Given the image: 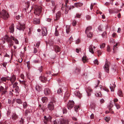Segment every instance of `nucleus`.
I'll return each instance as SVG.
<instances>
[{
    "mask_svg": "<svg viewBox=\"0 0 124 124\" xmlns=\"http://www.w3.org/2000/svg\"><path fill=\"white\" fill-rule=\"evenodd\" d=\"M93 47V45H91L89 46V52L93 54L94 53Z\"/></svg>",
    "mask_w": 124,
    "mask_h": 124,
    "instance_id": "17",
    "label": "nucleus"
},
{
    "mask_svg": "<svg viewBox=\"0 0 124 124\" xmlns=\"http://www.w3.org/2000/svg\"><path fill=\"white\" fill-rule=\"evenodd\" d=\"M7 79L5 77H3L1 78L0 80H1V82L3 81L6 82Z\"/></svg>",
    "mask_w": 124,
    "mask_h": 124,
    "instance_id": "31",
    "label": "nucleus"
},
{
    "mask_svg": "<svg viewBox=\"0 0 124 124\" xmlns=\"http://www.w3.org/2000/svg\"><path fill=\"white\" fill-rule=\"evenodd\" d=\"M86 18L87 20H89L91 19V17L89 15L86 16Z\"/></svg>",
    "mask_w": 124,
    "mask_h": 124,
    "instance_id": "58",
    "label": "nucleus"
},
{
    "mask_svg": "<svg viewBox=\"0 0 124 124\" xmlns=\"http://www.w3.org/2000/svg\"><path fill=\"white\" fill-rule=\"evenodd\" d=\"M40 44V42H38L37 44L36 45V46L37 47H38Z\"/></svg>",
    "mask_w": 124,
    "mask_h": 124,
    "instance_id": "61",
    "label": "nucleus"
},
{
    "mask_svg": "<svg viewBox=\"0 0 124 124\" xmlns=\"http://www.w3.org/2000/svg\"><path fill=\"white\" fill-rule=\"evenodd\" d=\"M94 115L93 114H92L90 116V118L91 119H93L94 117Z\"/></svg>",
    "mask_w": 124,
    "mask_h": 124,
    "instance_id": "63",
    "label": "nucleus"
},
{
    "mask_svg": "<svg viewBox=\"0 0 124 124\" xmlns=\"http://www.w3.org/2000/svg\"><path fill=\"white\" fill-rule=\"evenodd\" d=\"M102 89L103 90H104L107 92H108L109 91L108 89L106 87L103 88H102Z\"/></svg>",
    "mask_w": 124,
    "mask_h": 124,
    "instance_id": "59",
    "label": "nucleus"
},
{
    "mask_svg": "<svg viewBox=\"0 0 124 124\" xmlns=\"http://www.w3.org/2000/svg\"><path fill=\"white\" fill-rule=\"evenodd\" d=\"M34 23L35 24H39L40 23L39 19L34 18L33 20Z\"/></svg>",
    "mask_w": 124,
    "mask_h": 124,
    "instance_id": "16",
    "label": "nucleus"
},
{
    "mask_svg": "<svg viewBox=\"0 0 124 124\" xmlns=\"http://www.w3.org/2000/svg\"><path fill=\"white\" fill-rule=\"evenodd\" d=\"M71 8V6L70 7L69 6H68L66 7L65 10H70Z\"/></svg>",
    "mask_w": 124,
    "mask_h": 124,
    "instance_id": "41",
    "label": "nucleus"
},
{
    "mask_svg": "<svg viewBox=\"0 0 124 124\" xmlns=\"http://www.w3.org/2000/svg\"><path fill=\"white\" fill-rule=\"evenodd\" d=\"M21 84H22L25 85H26V82L25 81H23L21 82Z\"/></svg>",
    "mask_w": 124,
    "mask_h": 124,
    "instance_id": "46",
    "label": "nucleus"
},
{
    "mask_svg": "<svg viewBox=\"0 0 124 124\" xmlns=\"http://www.w3.org/2000/svg\"><path fill=\"white\" fill-rule=\"evenodd\" d=\"M36 89L37 90L39 91H40L41 90V87L40 86L38 85L36 86Z\"/></svg>",
    "mask_w": 124,
    "mask_h": 124,
    "instance_id": "26",
    "label": "nucleus"
},
{
    "mask_svg": "<svg viewBox=\"0 0 124 124\" xmlns=\"http://www.w3.org/2000/svg\"><path fill=\"white\" fill-rule=\"evenodd\" d=\"M54 49L56 53L59 52L61 50L59 46L55 45L54 46Z\"/></svg>",
    "mask_w": 124,
    "mask_h": 124,
    "instance_id": "12",
    "label": "nucleus"
},
{
    "mask_svg": "<svg viewBox=\"0 0 124 124\" xmlns=\"http://www.w3.org/2000/svg\"><path fill=\"white\" fill-rule=\"evenodd\" d=\"M95 96L97 97H100L101 96V93H96L95 94Z\"/></svg>",
    "mask_w": 124,
    "mask_h": 124,
    "instance_id": "35",
    "label": "nucleus"
},
{
    "mask_svg": "<svg viewBox=\"0 0 124 124\" xmlns=\"http://www.w3.org/2000/svg\"><path fill=\"white\" fill-rule=\"evenodd\" d=\"M118 45V43H116V45L114 46L113 47V50L114 51V53H115V51L116 50L117 48V46Z\"/></svg>",
    "mask_w": 124,
    "mask_h": 124,
    "instance_id": "23",
    "label": "nucleus"
},
{
    "mask_svg": "<svg viewBox=\"0 0 124 124\" xmlns=\"http://www.w3.org/2000/svg\"><path fill=\"white\" fill-rule=\"evenodd\" d=\"M44 118L46 121L50 120L52 118L50 116H49V117L47 118V117L45 116H44Z\"/></svg>",
    "mask_w": 124,
    "mask_h": 124,
    "instance_id": "29",
    "label": "nucleus"
},
{
    "mask_svg": "<svg viewBox=\"0 0 124 124\" xmlns=\"http://www.w3.org/2000/svg\"><path fill=\"white\" fill-rule=\"evenodd\" d=\"M119 12V11L118 9H115L114 11V12L115 13H118Z\"/></svg>",
    "mask_w": 124,
    "mask_h": 124,
    "instance_id": "51",
    "label": "nucleus"
},
{
    "mask_svg": "<svg viewBox=\"0 0 124 124\" xmlns=\"http://www.w3.org/2000/svg\"><path fill=\"white\" fill-rule=\"evenodd\" d=\"M20 124H23V119H22H22L20 120Z\"/></svg>",
    "mask_w": 124,
    "mask_h": 124,
    "instance_id": "64",
    "label": "nucleus"
},
{
    "mask_svg": "<svg viewBox=\"0 0 124 124\" xmlns=\"http://www.w3.org/2000/svg\"><path fill=\"white\" fill-rule=\"evenodd\" d=\"M25 28V25L24 24L21 23H19V24L16 26V28L17 29L20 30H22L23 31Z\"/></svg>",
    "mask_w": 124,
    "mask_h": 124,
    "instance_id": "5",
    "label": "nucleus"
},
{
    "mask_svg": "<svg viewBox=\"0 0 124 124\" xmlns=\"http://www.w3.org/2000/svg\"><path fill=\"white\" fill-rule=\"evenodd\" d=\"M42 35L43 36H46L47 34V31L46 28H43L42 29Z\"/></svg>",
    "mask_w": 124,
    "mask_h": 124,
    "instance_id": "10",
    "label": "nucleus"
},
{
    "mask_svg": "<svg viewBox=\"0 0 124 124\" xmlns=\"http://www.w3.org/2000/svg\"><path fill=\"white\" fill-rule=\"evenodd\" d=\"M82 60L84 63L88 62V59L86 58V57L85 56H83L82 58Z\"/></svg>",
    "mask_w": 124,
    "mask_h": 124,
    "instance_id": "20",
    "label": "nucleus"
},
{
    "mask_svg": "<svg viewBox=\"0 0 124 124\" xmlns=\"http://www.w3.org/2000/svg\"><path fill=\"white\" fill-rule=\"evenodd\" d=\"M70 96V93L67 92L66 93L64 97V98L65 101H66V100L68 99Z\"/></svg>",
    "mask_w": 124,
    "mask_h": 124,
    "instance_id": "14",
    "label": "nucleus"
},
{
    "mask_svg": "<svg viewBox=\"0 0 124 124\" xmlns=\"http://www.w3.org/2000/svg\"><path fill=\"white\" fill-rule=\"evenodd\" d=\"M79 108V106H75L74 107V108H75V111H77L78 110V108Z\"/></svg>",
    "mask_w": 124,
    "mask_h": 124,
    "instance_id": "47",
    "label": "nucleus"
},
{
    "mask_svg": "<svg viewBox=\"0 0 124 124\" xmlns=\"http://www.w3.org/2000/svg\"><path fill=\"white\" fill-rule=\"evenodd\" d=\"M41 12V8L40 7L36 6L34 8V12L36 16H39Z\"/></svg>",
    "mask_w": 124,
    "mask_h": 124,
    "instance_id": "2",
    "label": "nucleus"
},
{
    "mask_svg": "<svg viewBox=\"0 0 124 124\" xmlns=\"http://www.w3.org/2000/svg\"><path fill=\"white\" fill-rule=\"evenodd\" d=\"M80 71V69L77 68L75 70V72L76 74H79Z\"/></svg>",
    "mask_w": 124,
    "mask_h": 124,
    "instance_id": "22",
    "label": "nucleus"
},
{
    "mask_svg": "<svg viewBox=\"0 0 124 124\" xmlns=\"http://www.w3.org/2000/svg\"><path fill=\"white\" fill-rule=\"evenodd\" d=\"M106 44L104 43H103L100 46V48H104Z\"/></svg>",
    "mask_w": 124,
    "mask_h": 124,
    "instance_id": "37",
    "label": "nucleus"
},
{
    "mask_svg": "<svg viewBox=\"0 0 124 124\" xmlns=\"http://www.w3.org/2000/svg\"><path fill=\"white\" fill-rule=\"evenodd\" d=\"M110 64V62H108L107 60L106 59V63L104 66V68L105 71L108 73L109 72V67Z\"/></svg>",
    "mask_w": 124,
    "mask_h": 124,
    "instance_id": "4",
    "label": "nucleus"
},
{
    "mask_svg": "<svg viewBox=\"0 0 124 124\" xmlns=\"http://www.w3.org/2000/svg\"><path fill=\"white\" fill-rule=\"evenodd\" d=\"M54 102H51L48 105L47 108L51 111H52L54 108V105L55 103Z\"/></svg>",
    "mask_w": 124,
    "mask_h": 124,
    "instance_id": "6",
    "label": "nucleus"
},
{
    "mask_svg": "<svg viewBox=\"0 0 124 124\" xmlns=\"http://www.w3.org/2000/svg\"><path fill=\"white\" fill-rule=\"evenodd\" d=\"M59 121L60 124H68L69 122L68 120L64 119L62 118L59 119Z\"/></svg>",
    "mask_w": 124,
    "mask_h": 124,
    "instance_id": "8",
    "label": "nucleus"
},
{
    "mask_svg": "<svg viewBox=\"0 0 124 124\" xmlns=\"http://www.w3.org/2000/svg\"><path fill=\"white\" fill-rule=\"evenodd\" d=\"M9 43V47H10L13 45V41L8 43Z\"/></svg>",
    "mask_w": 124,
    "mask_h": 124,
    "instance_id": "52",
    "label": "nucleus"
},
{
    "mask_svg": "<svg viewBox=\"0 0 124 124\" xmlns=\"http://www.w3.org/2000/svg\"><path fill=\"white\" fill-rule=\"evenodd\" d=\"M12 117L13 119L15 120L17 118L18 116L16 114L13 113L12 115Z\"/></svg>",
    "mask_w": 124,
    "mask_h": 124,
    "instance_id": "25",
    "label": "nucleus"
},
{
    "mask_svg": "<svg viewBox=\"0 0 124 124\" xmlns=\"http://www.w3.org/2000/svg\"><path fill=\"white\" fill-rule=\"evenodd\" d=\"M97 52L98 54V56H99V55H100L101 54V52L100 50H98L97 51Z\"/></svg>",
    "mask_w": 124,
    "mask_h": 124,
    "instance_id": "53",
    "label": "nucleus"
},
{
    "mask_svg": "<svg viewBox=\"0 0 124 124\" xmlns=\"http://www.w3.org/2000/svg\"><path fill=\"white\" fill-rule=\"evenodd\" d=\"M76 95L78 96L79 98H80L82 96V94L79 92H77L75 93Z\"/></svg>",
    "mask_w": 124,
    "mask_h": 124,
    "instance_id": "21",
    "label": "nucleus"
},
{
    "mask_svg": "<svg viewBox=\"0 0 124 124\" xmlns=\"http://www.w3.org/2000/svg\"><path fill=\"white\" fill-rule=\"evenodd\" d=\"M16 102L19 104H21L23 102L20 99H17L16 100Z\"/></svg>",
    "mask_w": 124,
    "mask_h": 124,
    "instance_id": "33",
    "label": "nucleus"
},
{
    "mask_svg": "<svg viewBox=\"0 0 124 124\" xmlns=\"http://www.w3.org/2000/svg\"><path fill=\"white\" fill-rule=\"evenodd\" d=\"M15 92L16 93H18L19 91V89L18 86H17L15 89Z\"/></svg>",
    "mask_w": 124,
    "mask_h": 124,
    "instance_id": "28",
    "label": "nucleus"
},
{
    "mask_svg": "<svg viewBox=\"0 0 124 124\" xmlns=\"http://www.w3.org/2000/svg\"><path fill=\"white\" fill-rule=\"evenodd\" d=\"M11 33H13L14 31V27L13 24H12L9 27V31Z\"/></svg>",
    "mask_w": 124,
    "mask_h": 124,
    "instance_id": "15",
    "label": "nucleus"
},
{
    "mask_svg": "<svg viewBox=\"0 0 124 124\" xmlns=\"http://www.w3.org/2000/svg\"><path fill=\"white\" fill-rule=\"evenodd\" d=\"M7 89V88H5V89L3 91H2V94H5L6 92H7L6 90Z\"/></svg>",
    "mask_w": 124,
    "mask_h": 124,
    "instance_id": "50",
    "label": "nucleus"
},
{
    "mask_svg": "<svg viewBox=\"0 0 124 124\" xmlns=\"http://www.w3.org/2000/svg\"><path fill=\"white\" fill-rule=\"evenodd\" d=\"M63 113L66 114L67 112V110L65 108H63Z\"/></svg>",
    "mask_w": 124,
    "mask_h": 124,
    "instance_id": "45",
    "label": "nucleus"
},
{
    "mask_svg": "<svg viewBox=\"0 0 124 124\" xmlns=\"http://www.w3.org/2000/svg\"><path fill=\"white\" fill-rule=\"evenodd\" d=\"M81 15H79L78 13L77 14H76V16L75 17H77V18H80V17Z\"/></svg>",
    "mask_w": 124,
    "mask_h": 124,
    "instance_id": "62",
    "label": "nucleus"
},
{
    "mask_svg": "<svg viewBox=\"0 0 124 124\" xmlns=\"http://www.w3.org/2000/svg\"><path fill=\"white\" fill-rule=\"evenodd\" d=\"M118 94L120 96H123L122 95V91L121 90H119L118 91Z\"/></svg>",
    "mask_w": 124,
    "mask_h": 124,
    "instance_id": "39",
    "label": "nucleus"
},
{
    "mask_svg": "<svg viewBox=\"0 0 124 124\" xmlns=\"http://www.w3.org/2000/svg\"><path fill=\"white\" fill-rule=\"evenodd\" d=\"M107 51L108 52H110V48L109 46H108L107 48Z\"/></svg>",
    "mask_w": 124,
    "mask_h": 124,
    "instance_id": "49",
    "label": "nucleus"
},
{
    "mask_svg": "<svg viewBox=\"0 0 124 124\" xmlns=\"http://www.w3.org/2000/svg\"><path fill=\"white\" fill-rule=\"evenodd\" d=\"M76 23H77V22L76 21H75V20L73 21V23H72L73 25V26H75L76 24Z\"/></svg>",
    "mask_w": 124,
    "mask_h": 124,
    "instance_id": "54",
    "label": "nucleus"
},
{
    "mask_svg": "<svg viewBox=\"0 0 124 124\" xmlns=\"http://www.w3.org/2000/svg\"><path fill=\"white\" fill-rule=\"evenodd\" d=\"M57 93L58 94H59L60 95L62 94V91L61 89H59L57 91Z\"/></svg>",
    "mask_w": 124,
    "mask_h": 124,
    "instance_id": "30",
    "label": "nucleus"
},
{
    "mask_svg": "<svg viewBox=\"0 0 124 124\" xmlns=\"http://www.w3.org/2000/svg\"><path fill=\"white\" fill-rule=\"evenodd\" d=\"M53 123L54 124H60L59 123V120H55L54 121Z\"/></svg>",
    "mask_w": 124,
    "mask_h": 124,
    "instance_id": "36",
    "label": "nucleus"
},
{
    "mask_svg": "<svg viewBox=\"0 0 124 124\" xmlns=\"http://www.w3.org/2000/svg\"><path fill=\"white\" fill-rule=\"evenodd\" d=\"M18 84L17 83L15 82L13 85V88H15L17 86H17V85Z\"/></svg>",
    "mask_w": 124,
    "mask_h": 124,
    "instance_id": "40",
    "label": "nucleus"
},
{
    "mask_svg": "<svg viewBox=\"0 0 124 124\" xmlns=\"http://www.w3.org/2000/svg\"><path fill=\"white\" fill-rule=\"evenodd\" d=\"M83 4L81 3L78 2L75 3V6L77 7H80L83 5Z\"/></svg>",
    "mask_w": 124,
    "mask_h": 124,
    "instance_id": "24",
    "label": "nucleus"
},
{
    "mask_svg": "<svg viewBox=\"0 0 124 124\" xmlns=\"http://www.w3.org/2000/svg\"><path fill=\"white\" fill-rule=\"evenodd\" d=\"M44 92L45 95H48L51 92L50 90L48 88H46L45 89Z\"/></svg>",
    "mask_w": 124,
    "mask_h": 124,
    "instance_id": "11",
    "label": "nucleus"
},
{
    "mask_svg": "<svg viewBox=\"0 0 124 124\" xmlns=\"http://www.w3.org/2000/svg\"><path fill=\"white\" fill-rule=\"evenodd\" d=\"M92 29L91 27H87L85 30V33L87 35V36L89 38H91L93 35L92 33L90 32Z\"/></svg>",
    "mask_w": 124,
    "mask_h": 124,
    "instance_id": "3",
    "label": "nucleus"
},
{
    "mask_svg": "<svg viewBox=\"0 0 124 124\" xmlns=\"http://www.w3.org/2000/svg\"><path fill=\"white\" fill-rule=\"evenodd\" d=\"M47 98L46 97H44L42 98V100L43 103H45L47 101Z\"/></svg>",
    "mask_w": 124,
    "mask_h": 124,
    "instance_id": "27",
    "label": "nucleus"
},
{
    "mask_svg": "<svg viewBox=\"0 0 124 124\" xmlns=\"http://www.w3.org/2000/svg\"><path fill=\"white\" fill-rule=\"evenodd\" d=\"M13 40L15 41V43L17 44H19V42L18 40L15 38L13 37Z\"/></svg>",
    "mask_w": 124,
    "mask_h": 124,
    "instance_id": "32",
    "label": "nucleus"
},
{
    "mask_svg": "<svg viewBox=\"0 0 124 124\" xmlns=\"http://www.w3.org/2000/svg\"><path fill=\"white\" fill-rule=\"evenodd\" d=\"M8 15L6 11L4 10H3L0 12V19L1 17L5 20L7 19L8 17Z\"/></svg>",
    "mask_w": 124,
    "mask_h": 124,
    "instance_id": "1",
    "label": "nucleus"
},
{
    "mask_svg": "<svg viewBox=\"0 0 124 124\" xmlns=\"http://www.w3.org/2000/svg\"><path fill=\"white\" fill-rule=\"evenodd\" d=\"M61 15V13L60 12H58L56 14V20H57L60 17Z\"/></svg>",
    "mask_w": 124,
    "mask_h": 124,
    "instance_id": "19",
    "label": "nucleus"
},
{
    "mask_svg": "<svg viewBox=\"0 0 124 124\" xmlns=\"http://www.w3.org/2000/svg\"><path fill=\"white\" fill-rule=\"evenodd\" d=\"M39 79L40 81L43 83L46 82L47 79L46 77L43 76H40L39 77Z\"/></svg>",
    "mask_w": 124,
    "mask_h": 124,
    "instance_id": "13",
    "label": "nucleus"
},
{
    "mask_svg": "<svg viewBox=\"0 0 124 124\" xmlns=\"http://www.w3.org/2000/svg\"><path fill=\"white\" fill-rule=\"evenodd\" d=\"M110 5V3L108 2H106L105 4V5L107 6V7H108L109 5Z\"/></svg>",
    "mask_w": 124,
    "mask_h": 124,
    "instance_id": "57",
    "label": "nucleus"
},
{
    "mask_svg": "<svg viewBox=\"0 0 124 124\" xmlns=\"http://www.w3.org/2000/svg\"><path fill=\"white\" fill-rule=\"evenodd\" d=\"M39 69L40 72H41L43 69V67L42 66H41L39 68Z\"/></svg>",
    "mask_w": 124,
    "mask_h": 124,
    "instance_id": "55",
    "label": "nucleus"
},
{
    "mask_svg": "<svg viewBox=\"0 0 124 124\" xmlns=\"http://www.w3.org/2000/svg\"><path fill=\"white\" fill-rule=\"evenodd\" d=\"M16 79V77L14 75H13L11 78H10V80L11 83H13L15 81Z\"/></svg>",
    "mask_w": 124,
    "mask_h": 124,
    "instance_id": "18",
    "label": "nucleus"
},
{
    "mask_svg": "<svg viewBox=\"0 0 124 124\" xmlns=\"http://www.w3.org/2000/svg\"><path fill=\"white\" fill-rule=\"evenodd\" d=\"M115 105L117 109H119L120 108V106L119 104L117 103H115Z\"/></svg>",
    "mask_w": 124,
    "mask_h": 124,
    "instance_id": "42",
    "label": "nucleus"
},
{
    "mask_svg": "<svg viewBox=\"0 0 124 124\" xmlns=\"http://www.w3.org/2000/svg\"><path fill=\"white\" fill-rule=\"evenodd\" d=\"M4 90V87L2 86H1L0 87V92H2Z\"/></svg>",
    "mask_w": 124,
    "mask_h": 124,
    "instance_id": "56",
    "label": "nucleus"
},
{
    "mask_svg": "<svg viewBox=\"0 0 124 124\" xmlns=\"http://www.w3.org/2000/svg\"><path fill=\"white\" fill-rule=\"evenodd\" d=\"M59 34V33L58 32V31L57 30V28H55V35L56 36H58Z\"/></svg>",
    "mask_w": 124,
    "mask_h": 124,
    "instance_id": "48",
    "label": "nucleus"
},
{
    "mask_svg": "<svg viewBox=\"0 0 124 124\" xmlns=\"http://www.w3.org/2000/svg\"><path fill=\"white\" fill-rule=\"evenodd\" d=\"M13 37H14L12 36H11L10 37H8V36H7L5 37L4 38L5 40L9 43L13 41L12 40L13 39Z\"/></svg>",
    "mask_w": 124,
    "mask_h": 124,
    "instance_id": "9",
    "label": "nucleus"
},
{
    "mask_svg": "<svg viewBox=\"0 0 124 124\" xmlns=\"http://www.w3.org/2000/svg\"><path fill=\"white\" fill-rule=\"evenodd\" d=\"M27 106V104L26 102H23V107L24 108H26Z\"/></svg>",
    "mask_w": 124,
    "mask_h": 124,
    "instance_id": "38",
    "label": "nucleus"
},
{
    "mask_svg": "<svg viewBox=\"0 0 124 124\" xmlns=\"http://www.w3.org/2000/svg\"><path fill=\"white\" fill-rule=\"evenodd\" d=\"M95 107V104L94 103H92L91 104L90 106V107L91 108H94Z\"/></svg>",
    "mask_w": 124,
    "mask_h": 124,
    "instance_id": "43",
    "label": "nucleus"
},
{
    "mask_svg": "<svg viewBox=\"0 0 124 124\" xmlns=\"http://www.w3.org/2000/svg\"><path fill=\"white\" fill-rule=\"evenodd\" d=\"M104 119L105 121L107 122H108L110 120V118L107 117H106L105 118L104 117Z\"/></svg>",
    "mask_w": 124,
    "mask_h": 124,
    "instance_id": "44",
    "label": "nucleus"
},
{
    "mask_svg": "<svg viewBox=\"0 0 124 124\" xmlns=\"http://www.w3.org/2000/svg\"><path fill=\"white\" fill-rule=\"evenodd\" d=\"M98 60L97 59H96L94 61V63L95 64H96L97 65H98Z\"/></svg>",
    "mask_w": 124,
    "mask_h": 124,
    "instance_id": "60",
    "label": "nucleus"
},
{
    "mask_svg": "<svg viewBox=\"0 0 124 124\" xmlns=\"http://www.w3.org/2000/svg\"><path fill=\"white\" fill-rule=\"evenodd\" d=\"M74 102L73 101H69L67 104V107L69 109H70L73 107Z\"/></svg>",
    "mask_w": 124,
    "mask_h": 124,
    "instance_id": "7",
    "label": "nucleus"
},
{
    "mask_svg": "<svg viewBox=\"0 0 124 124\" xmlns=\"http://www.w3.org/2000/svg\"><path fill=\"white\" fill-rule=\"evenodd\" d=\"M70 28L69 26L66 27V32L67 34H68L70 31Z\"/></svg>",
    "mask_w": 124,
    "mask_h": 124,
    "instance_id": "34",
    "label": "nucleus"
}]
</instances>
